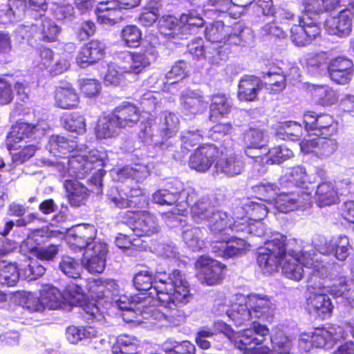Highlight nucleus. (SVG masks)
Returning <instances> with one entry per match:
<instances>
[{"mask_svg":"<svg viewBox=\"0 0 354 354\" xmlns=\"http://www.w3.org/2000/svg\"><path fill=\"white\" fill-rule=\"evenodd\" d=\"M345 277L341 276L334 279L328 286L329 292L336 297H342L348 300H354V296L350 292L351 288Z\"/></svg>","mask_w":354,"mask_h":354,"instance_id":"obj_46","label":"nucleus"},{"mask_svg":"<svg viewBox=\"0 0 354 354\" xmlns=\"http://www.w3.org/2000/svg\"><path fill=\"white\" fill-rule=\"evenodd\" d=\"M182 191L181 183L177 179H173L168 182L167 188L153 193V201L160 205H174L177 204Z\"/></svg>","mask_w":354,"mask_h":354,"instance_id":"obj_22","label":"nucleus"},{"mask_svg":"<svg viewBox=\"0 0 354 354\" xmlns=\"http://www.w3.org/2000/svg\"><path fill=\"white\" fill-rule=\"evenodd\" d=\"M41 298L44 307L50 309H57L61 306V293L55 287H50L41 292Z\"/></svg>","mask_w":354,"mask_h":354,"instance_id":"obj_51","label":"nucleus"},{"mask_svg":"<svg viewBox=\"0 0 354 354\" xmlns=\"http://www.w3.org/2000/svg\"><path fill=\"white\" fill-rule=\"evenodd\" d=\"M245 136L250 142V144L245 147V153L248 157L255 159L258 156L250 155V150L262 148L263 145H261V142L263 141V133L260 130L250 129L246 133Z\"/></svg>","mask_w":354,"mask_h":354,"instance_id":"obj_58","label":"nucleus"},{"mask_svg":"<svg viewBox=\"0 0 354 354\" xmlns=\"http://www.w3.org/2000/svg\"><path fill=\"white\" fill-rule=\"evenodd\" d=\"M64 124L66 129L77 134H82L86 130L85 119L83 115L78 112L71 113L65 118Z\"/></svg>","mask_w":354,"mask_h":354,"instance_id":"obj_48","label":"nucleus"},{"mask_svg":"<svg viewBox=\"0 0 354 354\" xmlns=\"http://www.w3.org/2000/svg\"><path fill=\"white\" fill-rule=\"evenodd\" d=\"M233 104L232 99L225 93H215L210 96L207 118L212 122H217L227 118Z\"/></svg>","mask_w":354,"mask_h":354,"instance_id":"obj_16","label":"nucleus"},{"mask_svg":"<svg viewBox=\"0 0 354 354\" xmlns=\"http://www.w3.org/2000/svg\"><path fill=\"white\" fill-rule=\"evenodd\" d=\"M245 303L252 318L268 320L272 317L270 301L268 296L259 294H250Z\"/></svg>","mask_w":354,"mask_h":354,"instance_id":"obj_19","label":"nucleus"},{"mask_svg":"<svg viewBox=\"0 0 354 354\" xmlns=\"http://www.w3.org/2000/svg\"><path fill=\"white\" fill-rule=\"evenodd\" d=\"M122 127L118 124L117 120L113 114L110 113L106 117L98 120L95 133L97 138H112L118 136Z\"/></svg>","mask_w":354,"mask_h":354,"instance_id":"obj_26","label":"nucleus"},{"mask_svg":"<svg viewBox=\"0 0 354 354\" xmlns=\"http://www.w3.org/2000/svg\"><path fill=\"white\" fill-rule=\"evenodd\" d=\"M19 279V269L15 263L0 261V285L13 286Z\"/></svg>","mask_w":354,"mask_h":354,"instance_id":"obj_36","label":"nucleus"},{"mask_svg":"<svg viewBox=\"0 0 354 354\" xmlns=\"http://www.w3.org/2000/svg\"><path fill=\"white\" fill-rule=\"evenodd\" d=\"M181 279L183 281V283H182L183 287L182 288L185 290V292H187L184 299H180V301L174 299L173 295L176 293V291L178 290L180 292H182L181 289L176 286L174 287V288L167 294L162 295V299H158L159 301L166 304V312L164 313V315L169 322L174 323L180 321L181 319H183L185 317V313L182 309H180V307L187 304L189 301L192 296L189 292V283L183 272L181 273Z\"/></svg>","mask_w":354,"mask_h":354,"instance_id":"obj_5","label":"nucleus"},{"mask_svg":"<svg viewBox=\"0 0 354 354\" xmlns=\"http://www.w3.org/2000/svg\"><path fill=\"white\" fill-rule=\"evenodd\" d=\"M66 196L71 205L79 207L87 199L88 189L76 180H67L64 183Z\"/></svg>","mask_w":354,"mask_h":354,"instance_id":"obj_25","label":"nucleus"},{"mask_svg":"<svg viewBox=\"0 0 354 354\" xmlns=\"http://www.w3.org/2000/svg\"><path fill=\"white\" fill-rule=\"evenodd\" d=\"M271 342L274 349L278 354H293L291 353L292 347V342L283 333H279L275 334L271 338Z\"/></svg>","mask_w":354,"mask_h":354,"instance_id":"obj_59","label":"nucleus"},{"mask_svg":"<svg viewBox=\"0 0 354 354\" xmlns=\"http://www.w3.org/2000/svg\"><path fill=\"white\" fill-rule=\"evenodd\" d=\"M138 339L126 334L120 335L112 347L113 354H138Z\"/></svg>","mask_w":354,"mask_h":354,"instance_id":"obj_32","label":"nucleus"},{"mask_svg":"<svg viewBox=\"0 0 354 354\" xmlns=\"http://www.w3.org/2000/svg\"><path fill=\"white\" fill-rule=\"evenodd\" d=\"M66 298L73 306H82L85 295L81 286L76 283L68 284L64 290Z\"/></svg>","mask_w":354,"mask_h":354,"instance_id":"obj_55","label":"nucleus"},{"mask_svg":"<svg viewBox=\"0 0 354 354\" xmlns=\"http://www.w3.org/2000/svg\"><path fill=\"white\" fill-rule=\"evenodd\" d=\"M59 269L69 277L77 279L81 274V266L74 258L64 256L59 264Z\"/></svg>","mask_w":354,"mask_h":354,"instance_id":"obj_53","label":"nucleus"},{"mask_svg":"<svg viewBox=\"0 0 354 354\" xmlns=\"http://www.w3.org/2000/svg\"><path fill=\"white\" fill-rule=\"evenodd\" d=\"M266 155V162L272 165L280 164L294 156L292 151L285 145H277L270 148Z\"/></svg>","mask_w":354,"mask_h":354,"instance_id":"obj_47","label":"nucleus"},{"mask_svg":"<svg viewBox=\"0 0 354 354\" xmlns=\"http://www.w3.org/2000/svg\"><path fill=\"white\" fill-rule=\"evenodd\" d=\"M335 337L329 330L325 328H317L310 335L308 336L306 341L310 343L311 347L322 348L324 347L329 341L333 340ZM302 339H304L303 338Z\"/></svg>","mask_w":354,"mask_h":354,"instance_id":"obj_50","label":"nucleus"},{"mask_svg":"<svg viewBox=\"0 0 354 354\" xmlns=\"http://www.w3.org/2000/svg\"><path fill=\"white\" fill-rule=\"evenodd\" d=\"M120 8L111 6L109 3H100L96 9L97 21L103 25L113 26L122 19Z\"/></svg>","mask_w":354,"mask_h":354,"instance_id":"obj_28","label":"nucleus"},{"mask_svg":"<svg viewBox=\"0 0 354 354\" xmlns=\"http://www.w3.org/2000/svg\"><path fill=\"white\" fill-rule=\"evenodd\" d=\"M51 146L53 147L54 150L60 153L59 156L71 153L77 148L75 141L62 136H53Z\"/></svg>","mask_w":354,"mask_h":354,"instance_id":"obj_52","label":"nucleus"},{"mask_svg":"<svg viewBox=\"0 0 354 354\" xmlns=\"http://www.w3.org/2000/svg\"><path fill=\"white\" fill-rule=\"evenodd\" d=\"M242 209L245 215L252 221H262L268 213V209L264 204L255 201L246 202L243 205Z\"/></svg>","mask_w":354,"mask_h":354,"instance_id":"obj_44","label":"nucleus"},{"mask_svg":"<svg viewBox=\"0 0 354 354\" xmlns=\"http://www.w3.org/2000/svg\"><path fill=\"white\" fill-rule=\"evenodd\" d=\"M267 245L266 248L270 249L272 252L277 254L281 259H284L288 254L291 257L297 256L298 254L294 250L287 248V236L281 233L277 232L272 234L270 240L265 242Z\"/></svg>","mask_w":354,"mask_h":354,"instance_id":"obj_29","label":"nucleus"},{"mask_svg":"<svg viewBox=\"0 0 354 354\" xmlns=\"http://www.w3.org/2000/svg\"><path fill=\"white\" fill-rule=\"evenodd\" d=\"M154 50L151 48L142 49L138 53H131V62L129 66V72L135 74L140 73L146 67L150 65L149 55H153Z\"/></svg>","mask_w":354,"mask_h":354,"instance_id":"obj_34","label":"nucleus"},{"mask_svg":"<svg viewBox=\"0 0 354 354\" xmlns=\"http://www.w3.org/2000/svg\"><path fill=\"white\" fill-rule=\"evenodd\" d=\"M353 17L354 12L351 9H344L326 20V29L330 35L340 38L346 37L351 33Z\"/></svg>","mask_w":354,"mask_h":354,"instance_id":"obj_10","label":"nucleus"},{"mask_svg":"<svg viewBox=\"0 0 354 354\" xmlns=\"http://www.w3.org/2000/svg\"><path fill=\"white\" fill-rule=\"evenodd\" d=\"M180 105L187 114H198L206 107L201 96L185 94L180 97Z\"/></svg>","mask_w":354,"mask_h":354,"instance_id":"obj_40","label":"nucleus"},{"mask_svg":"<svg viewBox=\"0 0 354 354\" xmlns=\"http://www.w3.org/2000/svg\"><path fill=\"white\" fill-rule=\"evenodd\" d=\"M39 144L19 141L6 140V148L10 151L12 160L17 164H22L33 157L39 149Z\"/></svg>","mask_w":354,"mask_h":354,"instance_id":"obj_20","label":"nucleus"},{"mask_svg":"<svg viewBox=\"0 0 354 354\" xmlns=\"http://www.w3.org/2000/svg\"><path fill=\"white\" fill-rule=\"evenodd\" d=\"M319 207L330 206L339 201L337 188L332 181H323L318 184L315 195Z\"/></svg>","mask_w":354,"mask_h":354,"instance_id":"obj_23","label":"nucleus"},{"mask_svg":"<svg viewBox=\"0 0 354 354\" xmlns=\"http://www.w3.org/2000/svg\"><path fill=\"white\" fill-rule=\"evenodd\" d=\"M97 230L91 225L76 229L68 237V243L73 250L86 249L96 239Z\"/></svg>","mask_w":354,"mask_h":354,"instance_id":"obj_24","label":"nucleus"},{"mask_svg":"<svg viewBox=\"0 0 354 354\" xmlns=\"http://www.w3.org/2000/svg\"><path fill=\"white\" fill-rule=\"evenodd\" d=\"M195 265L198 270V277L207 285L218 284L224 277L225 266L216 260L200 256Z\"/></svg>","mask_w":354,"mask_h":354,"instance_id":"obj_6","label":"nucleus"},{"mask_svg":"<svg viewBox=\"0 0 354 354\" xmlns=\"http://www.w3.org/2000/svg\"><path fill=\"white\" fill-rule=\"evenodd\" d=\"M182 272L178 269L173 270L168 275L165 272L153 274V270L147 268L146 270L138 271L133 278V283L136 288L140 291H147L153 288L155 290L157 299H162V295L167 294L176 287L181 289V292L176 290L173 297L174 299L180 301L184 299L187 292H185L181 279Z\"/></svg>","mask_w":354,"mask_h":354,"instance_id":"obj_1","label":"nucleus"},{"mask_svg":"<svg viewBox=\"0 0 354 354\" xmlns=\"http://www.w3.org/2000/svg\"><path fill=\"white\" fill-rule=\"evenodd\" d=\"M321 29L316 23H306L299 17L298 24H294L290 29V38L295 46L303 47L309 45L320 35Z\"/></svg>","mask_w":354,"mask_h":354,"instance_id":"obj_9","label":"nucleus"},{"mask_svg":"<svg viewBox=\"0 0 354 354\" xmlns=\"http://www.w3.org/2000/svg\"><path fill=\"white\" fill-rule=\"evenodd\" d=\"M214 167L217 173L232 176L241 173L243 162L232 150H226L225 152L220 150Z\"/></svg>","mask_w":354,"mask_h":354,"instance_id":"obj_18","label":"nucleus"},{"mask_svg":"<svg viewBox=\"0 0 354 354\" xmlns=\"http://www.w3.org/2000/svg\"><path fill=\"white\" fill-rule=\"evenodd\" d=\"M296 257L295 256L293 259L286 260L283 263L282 272L287 278L298 281L304 277V268Z\"/></svg>","mask_w":354,"mask_h":354,"instance_id":"obj_45","label":"nucleus"},{"mask_svg":"<svg viewBox=\"0 0 354 354\" xmlns=\"http://www.w3.org/2000/svg\"><path fill=\"white\" fill-rule=\"evenodd\" d=\"M101 84L95 79H82L80 83V92L85 97L92 98L97 96L101 91Z\"/></svg>","mask_w":354,"mask_h":354,"instance_id":"obj_57","label":"nucleus"},{"mask_svg":"<svg viewBox=\"0 0 354 354\" xmlns=\"http://www.w3.org/2000/svg\"><path fill=\"white\" fill-rule=\"evenodd\" d=\"M322 137L318 138V149L316 151V156L319 158L328 157L337 149V142L329 137Z\"/></svg>","mask_w":354,"mask_h":354,"instance_id":"obj_56","label":"nucleus"},{"mask_svg":"<svg viewBox=\"0 0 354 354\" xmlns=\"http://www.w3.org/2000/svg\"><path fill=\"white\" fill-rule=\"evenodd\" d=\"M59 245L50 244L46 247L35 246L32 252L37 259L44 261H52L59 252Z\"/></svg>","mask_w":354,"mask_h":354,"instance_id":"obj_64","label":"nucleus"},{"mask_svg":"<svg viewBox=\"0 0 354 354\" xmlns=\"http://www.w3.org/2000/svg\"><path fill=\"white\" fill-rule=\"evenodd\" d=\"M123 219L138 236H150L159 230L157 219L148 212L127 211Z\"/></svg>","mask_w":354,"mask_h":354,"instance_id":"obj_4","label":"nucleus"},{"mask_svg":"<svg viewBox=\"0 0 354 354\" xmlns=\"http://www.w3.org/2000/svg\"><path fill=\"white\" fill-rule=\"evenodd\" d=\"M213 213L205 202L198 201L191 207L192 216L196 222H207Z\"/></svg>","mask_w":354,"mask_h":354,"instance_id":"obj_63","label":"nucleus"},{"mask_svg":"<svg viewBox=\"0 0 354 354\" xmlns=\"http://www.w3.org/2000/svg\"><path fill=\"white\" fill-rule=\"evenodd\" d=\"M207 227L215 239L229 235V221L225 215L220 212H214L207 221Z\"/></svg>","mask_w":354,"mask_h":354,"instance_id":"obj_31","label":"nucleus"},{"mask_svg":"<svg viewBox=\"0 0 354 354\" xmlns=\"http://www.w3.org/2000/svg\"><path fill=\"white\" fill-rule=\"evenodd\" d=\"M88 158L80 154L68 158V169L75 176L84 175L86 172Z\"/></svg>","mask_w":354,"mask_h":354,"instance_id":"obj_60","label":"nucleus"},{"mask_svg":"<svg viewBox=\"0 0 354 354\" xmlns=\"http://www.w3.org/2000/svg\"><path fill=\"white\" fill-rule=\"evenodd\" d=\"M162 350L165 354H194L196 347L188 340L176 342L167 339L162 344Z\"/></svg>","mask_w":354,"mask_h":354,"instance_id":"obj_38","label":"nucleus"},{"mask_svg":"<svg viewBox=\"0 0 354 354\" xmlns=\"http://www.w3.org/2000/svg\"><path fill=\"white\" fill-rule=\"evenodd\" d=\"M247 216L237 217L232 223L229 225V232L236 233L252 234L254 232V224Z\"/></svg>","mask_w":354,"mask_h":354,"instance_id":"obj_61","label":"nucleus"},{"mask_svg":"<svg viewBox=\"0 0 354 354\" xmlns=\"http://www.w3.org/2000/svg\"><path fill=\"white\" fill-rule=\"evenodd\" d=\"M187 75V64L185 61L180 60L172 66L171 70L167 72L166 77L171 81L169 84H175L184 79Z\"/></svg>","mask_w":354,"mask_h":354,"instance_id":"obj_62","label":"nucleus"},{"mask_svg":"<svg viewBox=\"0 0 354 354\" xmlns=\"http://www.w3.org/2000/svg\"><path fill=\"white\" fill-rule=\"evenodd\" d=\"M286 181L295 187H304L309 183L306 169L304 167L296 166L285 176Z\"/></svg>","mask_w":354,"mask_h":354,"instance_id":"obj_49","label":"nucleus"},{"mask_svg":"<svg viewBox=\"0 0 354 354\" xmlns=\"http://www.w3.org/2000/svg\"><path fill=\"white\" fill-rule=\"evenodd\" d=\"M303 122L307 131H316L315 134L319 136L330 137L338 133V121L328 113L306 111L303 115Z\"/></svg>","mask_w":354,"mask_h":354,"instance_id":"obj_3","label":"nucleus"},{"mask_svg":"<svg viewBox=\"0 0 354 354\" xmlns=\"http://www.w3.org/2000/svg\"><path fill=\"white\" fill-rule=\"evenodd\" d=\"M122 129L133 127L140 121L141 111L134 104L124 102L111 112Z\"/></svg>","mask_w":354,"mask_h":354,"instance_id":"obj_17","label":"nucleus"},{"mask_svg":"<svg viewBox=\"0 0 354 354\" xmlns=\"http://www.w3.org/2000/svg\"><path fill=\"white\" fill-rule=\"evenodd\" d=\"M160 4L158 1H149L138 18V23L146 27L152 26L160 17Z\"/></svg>","mask_w":354,"mask_h":354,"instance_id":"obj_33","label":"nucleus"},{"mask_svg":"<svg viewBox=\"0 0 354 354\" xmlns=\"http://www.w3.org/2000/svg\"><path fill=\"white\" fill-rule=\"evenodd\" d=\"M244 26L237 21L232 26H226L223 22L216 21L205 29V37L209 44L223 43L224 45H240L243 41Z\"/></svg>","mask_w":354,"mask_h":354,"instance_id":"obj_2","label":"nucleus"},{"mask_svg":"<svg viewBox=\"0 0 354 354\" xmlns=\"http://www.w3.org/2000/svg\"><path fill=\"white\" fill-rule=\"evenodd\" d=\"M263 88V82L260 77L253 75H245L239 80L237 97L241 102L256 101Z\"/></svg>","mask_w":354,"mask_h":354,"instance_id":"obj_14","label":"nucleus"},{"mask_svg":"<svg viewBox=\"0 0 354 354\" xmlns=\"http://www.w3.org/2000/svg\"><path fill=\"white\" fill-rule=\"evenodd\" d=\"M33 26L39 32L41 41L47 43L57 41L60 28L52 19L46 17L41 20L39 26L32 25V27Z\"/></svg>","mask_w":354,"mask_h":354,"instance_id":"obj_37","label":"nucleus"},{"mask_svg":"<svg viewBox=\"0 0 354 354\" xmlns=\"http://www.w3.org/2000/svg\"><path fill=\"white\" fill-rule=\"evenodd\" d=\"M54 99L55 106L62 109H76L80 104L79 95L71 84L57 86Z\"/></svg>","mask_w":354,"mask_h":354,"instance_id":"obj_21","label":"nucleus"},{"mask_svg":"<svg viewBox=\"0 0 354 354\" xmlns=\"http://www.w3.org/2000/svg\"><path fill=\"white\" fill-rule=\"evenodd\" d=\"M211 250L216 257L229 259L240 255L239 248L232 246L230 242V234L223 237H218L211 241Z\"/></svg>","mask_w":354,"mask_h":354,"instance_id":"obj_27","label":"nucleus"},{"mask_svg":"<svg viewBox=\"0 0 354 354\" xmlns=\"http://www.w3.org/2000/svg\"><path fill=\"white\" fill-rule=\"evenodd\" d=\"M234 346L244 353H249L254 348V346L261 344L263 339L251 334V330L245 328L241 333H236L233 339Z\"/></svg>","mask_w":354,"mask_h":354,"instance_id":"obj_30","label":"nucleus"},{"mask_svg":"<svg viewBox=\"0 0 354 354\" xmlns=\"http://www.w3.org/2000/svg\"><path fill=\"white\" fill-rule=\"evenodd\" d=\"M120 38L126 46L136 48L140 44L142 32L136 25H127L121 30Z\"/></svg>","mask_w":354,"mask_h":354,"instance_id":"obj_43","label":"nucleus"},{"mask_svg":"<svg viewBox=\"0 0 354 354\" xmlns=\"http://www.w3.org/2000/svg\"><path fill=\"white\" fill-rule=\"evenodd\" d=\"M227 45H217L209 44L208 49L207 50L208 62L212 65H221L225 62L229 57V48Z\"/></svg>","mask_w":354,"mask_h":354,"instance_id":"obj_42","label":"nucleus"},{"mask_svg":"<svg viewBox=\"0 0 354 354\" xmlns=\"http://www.w3.org/2000/svg\"><path fill=\"white\" fill-rule=\"evenodd\" d=\"M201 230L198 227H192L183 231L182 237L185 244L192 250L202 248Z\"/></svg>","mask_w":354,"mask_h":354,"instance_id":"obj_54","label":"nucleus"},{"mask_svg":"<svg viewBox=\"0 0 354 354\" xmlns=\"http://www.w3.org/2000/svg\"><path fill=\"white\" fill-rule=\"evenodd\" d=\"M227 315L234 324L237 326L248 323L252 318L245 302L233 304L227 311Z\"/></svg>","mask_w":354,"mask_h":354,"instance_id":"obj_39","label":"nucleus"},{"mask_svg":"<svg viewBox=\"0 0 354 354\" xmlns=\"http://www.w3.org/2000/svg\"><path fill=\"white\" fill-rule=\"evenodd\" d=\"M305 309L308 314L324 320L332 316L334 306L327 294L310 292L306 297Z\"/></svg>","mask_w":354,"mask_h":354,"instance_id":"obj_8","label":"nucleus"},{"mask_svg":"<svg viewBox=\"0 0 354 354\" xmlns=\"http://www.w3.org/2000/svg\"><path fill=\"white\" fill-rule=\"evenodd\" d=\"M105 50L104 44L97 39L91 40L82 46L76 62L82 67L93 64L104 57Z\"/></svg>","mask_w":354,"mask_h":354,"instance_id":"obj_13","label":"nucleus"},{"mask_svg":"<svg viewBox=\"0 0 354 354\" xmlns=\"http://www.w3.org/2000/svg\"><path fill=\"white\" fill-rule=\"evenodd\" d=\"M330 79L337 84H348L354 74L353 61L344 56L331 59L327 66Z\"/></svg>","mask_w":354,"mask_h":354,"instance_id":"obj_11","label":"nucleus"},{"mask_svg":"<svg viewBox=\"0 0 354 354\" xmlns=\"http://www.w3.org/2000/svg\"><path fill=\"white\" fill-rule=\"evenodd\" d=\"M283 260V259L266 248L260 249L257 257L258 265L261 268L266 269L268 271L277 270Z\"/></svg>","mask_w":354,"mask_h":354,"instance_id":"obj_35","label":"nucleus"},{"mask_svg":"<svg viewBox=\"0 0 354 354\" xmlns=\"http://www.w3.org/2000/svg\"><path fill=\"white\" fill-rule=\"evenodd\" d=\"M312 190L308 185L296 187L295 191L290 192H280L279 199L277 201L279 206L284 205V211L292 210L293 207H306L310 205Z\"/></svg>","mask_w":354,"mask_h":354,"instance_id":"obj_12","label":"nucleus"},{"mask_svg":"<svg viewBox=\"0 0 354 354\" xmlns=\"http://www.w3.org/2000/svg\"><path fill=\"white\" fill-rule=\"evenodd\" d=\"M6 140L39 143L38 126L19 120L12 126Z\"/></svg>","mask_w":354,"mask_h":354,"instance_id":"obj_15","label":"nucleus"},{"mask_svg":"<svg viewBox=\"0 0 354 354\" xmlns=\"http://www.w3.org/2000/svg\"><path fill=\"white\" fill-rule=\"evenodd\" d=\"M219 153L220 149L213 144L200 145L189 156V167L196 171L205 172L215 164Z\"/></svg>","mask_w":354,"mask_h":354,"instance_id":"obj_7","label":"nucleus"},{"mask_svg":"<svg viewBox=\"0 0 354 354\" xmlns=\"http://www.w3.org/2000/svg\"><path fill=\"white\" fill-rule=\"evenodd\" d=\"M254 192L257 194V198L259 200L271 202L278 197L279 199V188L275 183H259L252 187Z\"/></svg>","mask_w":354,"mask_h":354,"instance_id":"obj_41","label":"nucleus"}]
</instances>
